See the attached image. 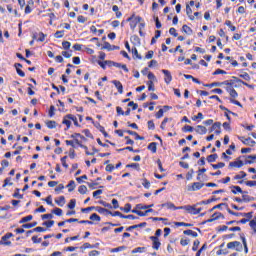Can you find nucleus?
Returning a JSON list of instances; mask_svg holds the SVG:
<instances>
[{"mask_svg": "<svg viewBox=\"0 0 256 256\" xmlns=\"http://www.w3.org/2000/svg\"><path fill=\"white\" fill-rule=\"evenodd\" d=\"M247 159H251V160H246L243 163V161L238 158L236 161L230 162L228 167H229V169H231L233 167H236L237 169H241V167H243V165H251V164H253V161H255L256 155H248Z\"/></svg>", "mask_w": 256, "mask_h": 256, "instance_id": "1", "label": "nucleus"}, {"mask_svg": "<svg viewBox=\"0 0 256 256\" xmlns=\"http://www.w3.org/2000/svg\"><path fill=\"white\" fill-rule=\"evenodd\" d=\"M222 85H227V91L230 93V97H237V91L233 89V81L226 80L222 82Z\"/></svg>", "mask_w": 256, "mask_h": 256, "instance_id": "2", "label": "nucleus"}, {"mask_svg": "<svg viewBox=\"0 0 256 256\" xmlns=\"http://www.w3.org/2000/svg\"><path fill=\"white\" fill-rule=\"evenodd\" d=\"M11 237H13V233H11V232L6 233L4 236H2V238L0 240V245H5L6 247H11V241H9V239H11Z\"/></svg>", "mask_w": 256, "mask_h": 256, "instance_id": "3", "label": "nucleus"}, {"mask_svg": "<svg viewBox=\"0 0 256 256\" xmlns=\"http://www.w3.org/2000/svg\"><path fill=\"white\" fill-rule=\"evenodd\" d=\"M239 141L243 143V145H248L249 147H255L256 142L251 137L245 138L244 136H238Z\"/></svg>", "mask_w": 256, "mask_h": 256, "instance_id": "4", "label": "nucleus"}, {"mask_svg": "<svg viewBox=\"0 0 256 256\" xmlns=\"http://www.w3.org/2000/svg\"><path fill=\"white\" fill-rule=\"evenodd\" d=\"M205 187V183L201 182H194L190 185H188V191H199Z\"/></svg>", "mask_w": 256, "mask_h": 256, "instance_id": "5", "label": "nucleus"}, {"mask_svg": "<svg viewBox=\"0 0 256 256\" xmlns=\"http://www.w3.org/2000/svg\"><path fill=\"white\" fill-rule=\"evenodd\" d=\"M225 219V216L221 213V212H215L212 215V218L205 220L204 222H202V225H205V223H213V221H217V219Z\"/></svg>", "mask_w": 256, "mask_h": 256, "instance_id": "6", "label": "nucleus"}, {"mask_svg": "<svg viewBox=\"0 0 256 256\" xmlns=\"http://www.w3.org/2000/svg\"><path fill=\"white\" fill-rule=\"evenodd\" d=\"M235 247L236 251H243V245L239 241H233L227 244V249H235Z\"/></svg>", "mask_w": 256, "mask_h": 256, "instance_id": "7", "label": "nucleus"}, {"mask_svg": "<svg viewBox=\"0 0 256 256\" xmlns=\"http://www.w3.org/2000/svg\"><path fill=\"white\" fill-rule=\"evenodd\" d=\"M150 241H152V248L155 251H159V247H161V241H159V237L150 236Z\"/></svg>", "mask_w": 256, "mask_h": 256, "instance_id": "8", "label": "nucleus"}, {"mask_svg": "<svg viewBox=\"0 0 256 256\" xmlns=\"http://www.w3.org/2000/svg\"><path fill=\"white\" fill-rule=\"evenodd\" d=\"M179 209H183L184 211H187V213H190V215H195L196 205L179 206Z\"/></svg>", "mask_w": 256, "mask_h": 256, "instance_id": "9", "label": "nucleus"}, {"mask_svg": "<svg viewBox=\"0 0 256 256\" xmlns=\"http://www.w3.org/2000/svg\"><path fill=\"white\" fill-rule=\"evenodd\" d=\"M71 114H67L66 116H64L63 120H62V125H66V131L67 129L71 128Z\"/></svg>", "mask_w": 256, "mask_h": 256, "instance_id": "10", "label": "nucleus"}, {"mask_svg": "<svg viewBox=\"0 0 256 256\" xmlns=\"http://www.w3.org/2000/svg\"><path fill=\"white\" fill-rule=\"evenodd\" d=\"M75 145H78V147H81V149H84L86 151V155H95V153L89 152V148L83 145V143H81L79 139H75Z\"/></svg>", "mask_w": 256, "mask_h": 256, "instance_id": "11", "label": "nucleus"}, {"mask_svg": "<svg viewBox=\"0 0 256 256\" xmlns=\"http://www.w3.org/2000/svg\"><path fill=\"white\" fill-rule=\"evenodd\" d=\"M125 133H128V135H133L136 139V141H143L145 137L140 136L139 133L133 131V130H126Z\"/></svg>", "mask_w": 256, "mask_h": 256, "instance_id": "12", "label": "nucleus"}, {"mask_svg": "<svg viewBox=\"0 0 256 256\" xmlns=\"http://www.w3.org/2000/svg\"><path fill=\"white\" fill-rule=\"evenodd\" d=\"M196 133H198V135H205L207 134V128L203 125H198L195 128Z\"/></svg>", "mask_w": 256, "mask_h": 256, "instance_id": "13", "label": "nucleus"}, {"mask_svg": "<svg viewBox=\"0 0 256 256\" xmlns=\"http://www.w3.org/2000/svg\"><path fill=\"white\" fill-rule=\"evenodd\" d=\"M162 73L165 75L164 81L165 83H171L173 77L171 76V72L169 70H162Z\"/></svg>", "mask_w": 256, "mask_h": 256, "instance_id": "14", "label": "nucleus"}, {"mask_svg": "<svg viewBox=\"0 0 256 256\" xmlns=\"http://www.w3.org/2000/svg\"><path fill=\"white\" fill-rule=\"evenodd\" d=\"M161 207H166L167 209H173L174 211L181 209L179 207H176L175 204H173L172 202H166L164 204H161Z\"/></svg>", "mask_w": 256, "mask_h": 256, "instance_id": "15", "label": "nucleus"}, {"mask_svg": "<svg viewBox=\"0 0 256 256\" xmlns=\"http://www.w3.org/2000/svg\"><path fill=\"white\" fill-rule=\"evenodd\" d=\"M242 201L243 203H251V201H255V197L244 194L242 195Z\"/></svg>", "mask_w": 256, "mask_h": 256, "instance_id": "16", "label": "nucleus"}, {"mask_svg": "<svg viewBox=\"0 0 256 256\" xmlns=\"http://www.w3.org/2000/svg\"><path fill=\"white\" fill-rule=\"evenodd\" d=\"M113 85H115L116 89H118V93L122 94L123 93V84L119 82L118 80H114Z\"/></svg>", "mask_w": 256, "mask_h": 256, "instance_id": "17", "label": "nucleus"}, {"mask_svg": "<svg viewBox=\"0 0 256 256\" xmlns=\"http://www.w3.org/2000/svg\"><path fill=\"white\" fill-rule=\"evenodd\" d=\"M147 149L151 151V153H157V142H151Z\"/></svg>", "mask_w": 256, "mask_h": 256, "instance_id": "18", "label": "nucleus"}, {"mask_svg": "<svg viewBox=\"0 0 256 256\" xmlns=\"http://www.w3.org/2000/svg\"><path fill=\"white\" fill-rule=\"evenodd\" d=\"M183 233H184V235H188L190 237H194V238L199 237V234L197 232L190 230V229L184 230Z\"/></svg>", "mask_w": 256, "mask_h": 256, "instance_id": "19", "label": "nucleus"}, {"mask_svg": "<svg viewBox=\"0 0 256 256\" xmlns=\"http://www.w3.org/2000/svg\"><path fill=\"white\" fill-rule=\"evenodd\" d=\"M126 169H135L136 171H140L141 166L139 163H131L126 165Z\"/></svg>", "mask_w": 256, "mask_h": 256, "instance_id": "20", "label": "nucleus"}, {"mask_svg": "<svg viewBox=\"0 0 256 256\" xmlns=\"http://www.w3.org/2000/svg\"><path fill=\"white\" fill-rule=\"evenodd\" d=\"M192 14H193V10L191 9V6L186 5V15H188L191 21L195 19V16H193Z\"/></svg>", "mask_w": 256, "mask_h": 256, "instance_id": "21", "label": "nucleus"}, {"mask_svg": "<svg viewBox=\"0 0 256 256\" xmlns=\"http://www.w3.org/2000/svg\"><path fill=\"white\" fill-rule=\"evenodd\" d=\"M107 215H111V217H120V219H123V217H125V215H123V213L119 211H115V212L107 211Z\"/></svg>", "mask_w": 256, "mask_h": 256, "instance_id": "22", "label": "nucleus"}, {"mask_svg": "<svg viewBox=\"0 0 256 256\" xmlns=\"http://www.w3.org/2000/svg\"><path fill=\"white\" fill-rule=\"evenodd\" d=\"M46 127L48 129H55L57 127V122L55 120H49L46 122Z\"/></svg>", "mask_w": 256, "mask_h": 256, "instance_id": "23", "label": "nucleus"}, {"mask_svg": "<svg viewBox=\"0 0 256 256\" xmlns=\"http://www.w3.org/2000/svg\"><path fill=\"white\" fill-rule=\"evenodd\" d=\"M66 187L68 188V193H72V191H75V180H71Z\"/></svg>", "mask_w": 256, "mask_h": 256, "instance_id": "24", "label": "nucleus"}, {"mask_svg": "<svg viewBox=\"0 0 256 256\" xmlns=\"http://www.w3.org/2000/svg\"><path fill=\"white\" fill-rule=\"evenodd\" d=\"M219 155L217 154H212L207 156L206 160L208 161V163H215V161H217Z\"/></svg>", "mask_w": 256, "mask_h": 256, "instance_id": "25", "label": "nucleus"}, {"mask_svg": "<svg viewBox=\"0 0 256 256\" xmlns=\"http://www.w3.org/2000/svg\"><path fill=\"white\" fill-rule=\"evenodd\" d=\"M169 121H173V118H164L160 125V129H162V131H165L167 123H169Z\"/></svg>", "mask_w": 256, "mask_h": 256, "instance_id": "26", "label": "nucleus"}, {"mask_svg": "<svg viewBox=\"0 0 256 256\" xmlns=\"http://www.w3.org/2000/svg\"><path fill=\"white\" fill-rule=\"evenodd\" d=\"M55 203L56 205H59V207H63L65 205V196H60L55 200Z\"/></svg>", "mask_w": 256, "mask_h": 256, "instance_id": "27", "label": "nucleus"}, {"mask_svg": "<svg viewBox=\"0 0 256 256\" xmlns=\"http://www.w3.org/2000/svg\"><path fill=\"white\" fill-rule=\"evenodd\" d=\"M230 189H232L231 192L233 195H237V193H243V189H241L240 186H231Z\"/></svg>", "mask_w": 256, "mask_h": 256, "instance_id": "28", "label": "nucleus"}, {"mask_svg": "<svg viewBox=\"0 0 256 256\" xmlns=\"http://www.w3.org/2000/svg\"><path fill=\"white\" fill-rule=\"evenodd\" d=\"M247 177V173L245 171H240V174L234 176V181H239V179H245Z\"/></svg>", "mask_w": 256, "mask_h": 256, "instance_id": "29", "label": "nucleus"}, {"mask_svg": "<svg viewBox=\"0 0 256 256\" xmlns=\"http://www.w3.org/2000/svg\"><path fill=\"white\" fill-rule=\"evenodd\" d=\"M94 211H97V213H100V215H103L104 213H107V211L109 210L100 206H94Z\"/></svg>", "mask_w": 256, "mask_h": 256, "instance_id": "30", "label": "nucleus"}, {"mask_svg": "<svg viewBox=\"0 0 256 256\" xmlns=\"http://www.w3.org/2000/svg\"><path fill=\"white\" fill-rule=\"evenodd\" d=\"M125 249H127V246H119L117 248H112L110 253H119L121 251H125Z\"/></svg>", "mask_w": 256, "mask_h": 256, "instance_id": "31", "label": "nucleus"}, {"mask_svg": "<svg viewBox=\"0 0 256 256\" xmlns=\"http://www.w3.org/2000/svg\"><path fill=\"white\" fill-rule=\"evenodd\" d=\"M182 131L184 133H193V131H195V128H193V126H190V125H185L183 128H182Z\"/></svg>", "mask_w": 256, "mask_h": 256, "instance_id": "32", "label": "nucleus"}, {"mask_svg": "<svg viewBox=\"0 0 256 256\" xmlns=\"http://www.w3.org/2000/svg\"><path fill=\"white\" fill-rule=\"evenodd\" d=\"M218 129H221V122L213 123L210 128V132L217 131Z\"/></svg>", "mask_w": 256, "mask_h": 256, "instance_id": "33", "label": "nucleus"}, {"mask_svg": "<svg viewBox=\"0 0 256 256\" xmlns=\"http://www.w3.org/2000/svg\"><path fill=\"white\" fill-rule=\"evenodd\" d=\"M20 191H21V189L16 188L15 192L12 195V197H14L15 199H23V194H20L19 193Z\"/></svg>", "mask_w": 256, "mask_h": 256, "instance_id": "34", "label": "nucleus"}, {"mask_svg": "<svg viewBox=\"0 0 256 256\" xmlns=\"http://www.w3.org/2000/svg\"><path fill=\"white\" fill-rule=\"evenodd\" d=\"M80 249L85 251V249H95V245H91L89 242L84 243Z\"/></svg>", "mask_w": 256, "mask_h": 256, "instance_id": "35", "label": "nucleus"}, {"mask_svg": "<svg viewBox=\"0 0 256 256\" xmlns=\"http://www.w3.org/2000/svg\"><path fill=\"white\" fill-rule=\"evenodd\" d=\"M229 215H234V217H243V212H234L230 208H227Z\"/></svg>", "mask_w": 256, "mask_h": 256, "instance_id": "36", "label": "nucleus"}, {"mask_svg": "<svg viewBox=\"0 0 256 256\" xmlns=\"http://www.w3.org/2000/svg\"><path fill=\"white\" fill-rule=\"evenodd\" d=\"M32 220H33V215H28V216L23 217V218L19 221V223H20V224H23V223H27V222L32 221Z\"/></svg>", "mask_w": 256, "mask_h": 256, "instance_id": "37", "label": "nucleus"}, {"mask_svg": "<svg viewBox=\"0 0 256 256\" xmlns=\"http://www.w3.org/2000/svg\"><path fill=\"white\" fill-rule=\"evenodd\" d=\"M22 227L23 229H33V227H37V222L23 224Z\"/></svg>", "mask_w": 256, "mask_h": 256, "instance_id": "38", "label": "nucleus"}, {"mask_svg": "<svg viewBox=\"0 0 256 256\" xmlns=\"http://www.w3.org/2000/svg\"><path fill=\"white\" fill-rule=\"evenodd\" d=\"M241 241L244 245V252L246 254L249 253V247H247V239L245 238V236H241Z\"/></svg>", "mask_w": 256, "mask_h": 256, "instance_id": "39", "label": "nucleus"}, {"mask_svg": "<svg viewBox=\"0 0 256 256\" xmlns=\"http://www.w3.org/2000/svg\"><path fill=\"white\" fill-rule=\"evenodd\" d=\"M133 19H135V20H134L135 23H141V22L143 21V18H141L140 16H136V17H135V15H132L131 17H129V18L127 19V21H131V20H133Z\"/></svg>", "mask_w": 256, "mask_h": 256, "instance_id": "40", "label": "nucleus"}, {"mask_svg": "<svg viewBox=\"0 0 256 256\" xmlns=\"http://www.w3.org/2000/svg\"><path fill=\"white\" fill-rule=\"evenodd\" d=\"M199 245H201V241H199V239L194 240L193 246H192V251H198Z\"/></svg>", "mask_w": 256, "mask_h": 256, "instance_id": "41", "label": "nucleus"}, {"mask_svg": "<svg viewBox=\"0 0 256 256\" xmlns=\"http://www.w3.org/2000/svg\"><path fill=\"white\" fill-rule=\"evenodd\" d=\"M182 31L184 33H186L187 35H191V33H193V30L191 29V27H189L187 25L182 26Z\"/></svg>", "mask_w": 256, "mask_h": 256, "instance_id": "42", "label": "nucleus"}, {"mask_svg": "<svg viewBox=\"0 0 256 256\" xmlns=\"http://www.w3.org/2000/svg\"><path fill=\"white\" fill-rule=\"evenodd\" d=\"M175 225L176 227H193V224L185 222H175Z\"/></svg>", "mask_w": 256, "mask_h": 256, "instance_id": "43", "label": "nucleus"}, {"mask_svg": "<svg viewBox=\"0 0 256 256\" xmlns=\"http://www.w3.org/2000/svg\"><path fill=\"white\" fill-rule=\"evenodd\" d=\"M213 201H217V198H215V196H213L212 198H210L208 200H204V201L200 202L199 205H209V203H213Z\"/></svg>", "mask_w": 256, "mask_h": 256, "instance_id": "44", "label": "nucleus"}, {"mask_svg": "<svg viewBox=\"0 0 256 256\" xmlns=\"http://www.w3.org/2000/svg\"><path fill=\"white\" fill-rule=\"evenodd\" d=\"M132 213H135L136 215H139V217H147V212L146 211H141V210H132Z\"/></svg>", "mask_w": 256, "mask_h": 256, "instance_id": "45", "label": "nucleus"}, {"mask_svg": "<svg viewBox=\"0 0 256 256\" xmlns=\"http://www.w3.org/2000/svg\"><path fill=\"white\" fill-rule=\"evenodd\" d=\"M121 211H124V213H130V211L132 212L133 210H131V204L130 203H126L125 207L120 208Z\"/></svg>", "mask_w": 256, "mask_h": 256, "instance_id": "46", "label": "nucleus"}, {"mask_svg": "<svg viewBox=\"0 0 256 256\" xmlns=\"http://www.w3.org/2000/svg\"><path fill=\"white\" fill-rule=\"evenodd\" d=\"M90 221H97L99 223V221H101V216H99L97 213H93L90 215Z\"/></svg>", "mask_w": 256, "mask_h": 256, "instance_id": "47", "label": "nucleus"}, {"mask_svg": "<svg viewBox=\"0 0 256 256\" xmlns=\"http://www.w3.org/2000/svg\"><path fill=\"white\" fill-rule=\"evenodd\" d=\"M92 124L94 125V127H96L97 130L100 131V133L105 129V127H103L99 122H95L92 120Z\"/></svg>", "mask_w": 256, "mask_h": 256, "instance_id": "48", "label": "nucleus"}, {"mask_svg": "<svg viewBox=\"0 0 256 256\" xmlns=\"http://www.w3.org/2000/svg\"><path fill=\"white\" fill-rule=\"evenodd\" d=\"M189 243H191V240L188 239V238H182V239L180 240V245H181L182 247H187V245H189Z\"/></svg>", "mask_w": 256, "mask_h": 256, "instance_id": "49", "label": "nucleus"}, {"mask_svg": "<svg viewBox=\"0 0 256 256\" xmlns=\"http://www.w3.org/2000/svg\"><path fill=\"white\" fill-rule=\"evenodd\" d=\"M146 250H147V248H145V247H137V248L132 250V253L133 254H135V253H145Z\"/></svg>", "mask_w": 256, "mask_h": 256, "instance_id": "50", "label": "nucleus"}, {"mask_svg": "<svg viewBox=\"0 0 256 256\" xmlns=\"http://www.w3.org/2000/svg\"><path fill=\"white\" fill-rule=\"evenodd\" d=\"M211 167L213 169H223V167H225V163L224 162H219L218 164H211Z\"/></svg>", "mask_w": 256, "mask_h": 256, "instance_id": "51", "label": "nucleus"}, {"mask_svg": "<svg viewBox=\"0 0 256 256\" xmlns=\"http://www.w3.org/2000/svg\"><path fill=\"white\" fill-rule=\"evenodd\" d=\"M153 221H163L164 225H169V223H167V221H169V219L167 218H161V217H153L152 218Z\"/></svg>", "mask_w": 256, "mask_h": 256, "instance_id": "52", "label": "nucleus"}, {"mask_svg": "<svg viewBox=\"0 0 256 256\" xmlns=\"http://www.w3.org/2000/svg\"><path fill=\"white\" fill-rule=\"evenodd\" d=\"M69 118L71 119V121H73L75 127H81V125H79V122L77 121V116L70 114Z\"/></svg>", "mask_w": 256, "mask_h": 256, "instance_id": "53", "label": "nucleus"}, {"mask_svg": "<svg viewBox=\"0 0 256 256\" xmlns=\"http://www.w3.org/2000/svg\"><path fill=\"white\" fill-rule=\"evenodd\" d=\"M78 192L81 194V195H85V193H87V186L85 185H81L78 187Z\"/></svg>", "mask_w": 256, "mask_h": 256, "instance_id": "54", "label": "nucleus"}, {"mask_svg": "<svg viewBox=\"0 0 256 256\" xmlns=\"http://www.w3.org/2000/svg\"><path fill=\"white\" fill-rule=\"evenodd\" d=\"M42 201H45L47 205H51V207H53V197L51 195H49L45 199H42Z\"/></svg>", "mask_w": 256, "mask_h": 256, "instance_id": "55", "label": "nucleus"}, {"mask_svg": "<svg viewBox=\"0 0 256 256\" xmlns=\"http://www.w3.org/2000/svg\"><path fill=\"white\" fill-rule=\"evenodd\" d=\"M77 137H80V139H83V141L86 140L85 136L81 135L80 133H74L70 136L71 139H74V142H75V139H77Z\"/></svg>", "mask_w": 256, "mask_h": 256, "instance_id": "56", "label": "nucleus"}, {"mask_svg": "<svg viewBox=\"0 0 256 256\" xmlns=\"http://www.w3.org/2000/svg\"><path fill=\"white\" fill-rule=\"evenodd\" d=\"M48 117H55V106L54 105H51L50 106V109L48 111Z\"/></svg>", "mask_w": 256, "mask_h": 256, "instance_id": "57", "label": "nucleus"}, {"mask_svg": "<svg viewBox=\"0 0 256 256\" xmlns=\"http://www.w3.org/2000/svg\"><path fill=\"white\" fill-rule=\"evenodd\" d=\"M52 213H54V215H57V217H61V215H63V210L61 208H55L54 210H52Z\"/></svg>", "mask_w": 256, "mask_h": 256, "instance_id": "58", "label": "nucleus"}, {"mask_svg": "<svg viewBox=\"0 0 256 256\" xmlns=\"http://www.w3.org/2000/svg\"><path fill=\"white\" fill-rule=\"evenodd\" d=\"M142 181H143L142 185H143L144 189H149V187H151V182H149V180H147V178H144Z\"/></svg>", "mask_w": 256, "mask_h": 256, "instance_id": "59", "label": "nucleus"}, {"mask_svg": "<svg viewBox=\"0 0 256 256\" xmlns=\"http://www.w3.org/2000/svg\"><path fill=\"white\" fill-rule=\"evenodd\" d=\"M203 251H207V244H203L202 247L197 251L196 256H201Z\"/></svg>", "mask_w": 256, "mask_h": 256, "instance_id": "60", "label": "nucleus"}, {"mask_svg": "<svg viewBox=\"0 0 256 256\" xmlns=\"http://www.w3.org/2000/svg\"><path fill=\"white\" fill-rule=\"evenodd\" d=\"M147 125L150 131H155V122H153V120L148 121Z\"/></svg>", "mask_w": 256, "mask_h": 256, "instance_id": "61", "label": "nucleus"}, {"mask_svg": "<svg viewBox=\"0 0 256 256\" xmlns=\"http://www.w3.org/2000/svg\"><path fill=\"white\" fill-rule=\"evenodd\" d=\"M77 205V200L76 199H71L69 204H68V209H73Z\"/></svg>", "mask_w": 256, "mask_h": 256, "instance_id": "62", "label": "nucleus"}, {"mask_svg": "<svg viewBox=\"0 0 256 256\" xmlns=\"http://www.w3.org/2000/svg\"><path fill=\"white\" fill-rule=\"evenodd\" d=\"M7 185L11 186L13 185V182H11V178L8 177L4 180V184L2 185L3 188L7 187Z\"/></svg>", "mask_w": 256, "mask_h": 256, "instance_id": "63", "label": "nucleus"}, {"mask_svg": "<svg viewBox=\"0 0 256 256\" xmlns=\"http://www.w3.org/2000/svg\"><path fill=\"white\" fill-rule=\"evenodd\" d=\"M251 229L253 230L254 233H256V220H250L249 223Z\"/></svg>", "mask_w": 256, "mask_h": 256, "instance_id": "64", "label": "nucleus"}]
</instances>
